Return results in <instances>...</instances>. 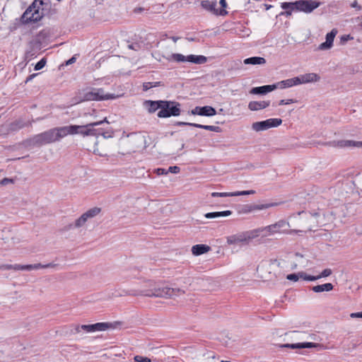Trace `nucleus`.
<instances>
[{"instance_id":"obj_1","label":"nucleus","mask_w":362,"mask_h":362,"mask_svg":"<svg viewBox=\"0 0 362 362\" xmlns=\"http://www.w3.org/2000/svg\"><path fill=\"white\" fill-rule=\"evenodd\" d=\"M185 293L180 288H170L162 281L148 279L144 281L141 289L126 292L129 296H144L155 298H173Z\"/></svg>"},{"instance_id":"obj_2","label":"nucleus","mask_w":362,"mask_h":362,"mask_svg":"<svg viewBox=\"0 0 362 362\" xmlns=\"http://www.w3.org/2000/svg\"><path fill=\"white\" fill-rule=\"evenodd\" d=\"M64 127H56L34 136L31 141L34 145L42 146L59 141L66 136Z\"/></svg>"},{"instance_id":"obj_3","label":"nucleus","mask_w":362,"mask_h":362,"mask_svg":"<svg viewBox=\"0 0 362 362\" xmlns=\"http://www.w3.org/2000/svg\"><path fill=\"white\" fill-rule=\"evenodd\" d=\"M44 5L43 0H34L22 15V22L23 23H29L40 21L46 15V10L43 7Z\"/></svg>"},{"instance_id":"obj_4","label":"nucleus","mask_w":362,"mask_h":362,"mask_svg":"<svg viewBox=\"0 0 362 362\" xmlns=\"http://www.w3.org/2000/svg\"><path fill=\"white\" fill-rule=\"evenodd\" d=\"M120 95L115 93H105L103 88H87L79 95L80 102L91 100H106L118 98Z\"/></svg>"},{"instance_id":"obj_5","label":"nucleus","mask_w":362,"mask_h":362,"mask_svg":"<svg viewBox=\"0 0 362 362\" xmlns=\"http://www.w3.org/2000/svg\"><path fill=\"white\" fill-rule=\"evenodd\" d=\"M257 233L258 231L254 229L231 235L226 238V243L228 245H247L252 240L258 237Z\"/></svg>"},{"instance_id":"obj_6","label":"nucleus","mask_w":362,"mask_h":362,"mask_svg":"<svg viewBox=\"0 0 362 362\" xmlns=\"http://www.w3.org/2000/svg\"><path fill=\"white\" fill-rule=\"evenodd\" d=\"M181 114V104L175 100H163L161 110L157 116L159 118L177 117Z\"/></svg>"},{"instance_id":"obj_7","label":"nucleus","mask_w":362,"mask_h":362,"mask_svg":"<svg viewBox=\"0 0 362 362\" xmlns=\"http://www.w3.org/2000/svg\"><path fill=\"white\" fill-rule=\"evenodd\" d=\"M323 217L321 216L320 213H315V214H308L306 216L305 223L304 226L305 230H291L289 231L290 234H292L293 233H299L303 232H307V231H312L315 230V228L318 227L319 226L324 225V222L322 220Z\"/></svg>"},{"instance_id":"obj_8","label":"nucleus","mask_w":362,"mask_h":362,"mask_svg":"<svg viewBox=\"0 0 362 362\" xmlns=\"http://www.w3.org/2000/svg\"><path fill=\"white\" fill-rule=\"evenodd\" d=\"M104 123L109 124V122H108L107 117H105L103 120L88 123V135L95 136L96 139L100 135L103 136L105 139L111 138L112 136L110 132H109L107 131H105L103 128L98 127Z\"/></svg>"},{"instance_id":"obj_9","label":"nucleus","mask_w":362,"mask_h":362,"mask_svg":"<svg viewBox=\"0 0 362 362\" xmlns=\"http://www.w3.org/2000/svg\"><path fill=\"white\" fill-rule=\"evenodd\" d=\"M286 226H289V223L284 220H280L274 224L262 228H259L255 229V230L258 231V237L262 236V238H265L276 233H280L281 229Z\"/></svg>"},{"instance_id":"obj_10","label":"nucleus","mask_w":362,"mask_h":362,"mask_svg":"<svg viewBox=\"0 0 362 362\" xmlns=\"http://www.w3.org/2000/svg\"><path fill=\"white\" fill-rule=\"evenodd\" d=\"M101 209L98 207H94L84 214H83L78 218H77L74 223H70L68 226L69 229L81 228L85 225L88 218H93L100 214Z\"/></svg>"},{"instance_id":"obj_11","label":"nucleus","mask_w":362,"mask_h":362,"mask_svg":"<svg viewBox=\"0 0 362 362\" xmlns=\"http://www.w3.org/2000/svg\"><path fill=\"white\" fill-rule=\"evenodd\" d=\"M281 119L272 118L264 121L254 122L252 125V128L256 132H260L268 129L271 127H276L281 124Z\"/></svg>"},{"instance_id":"obj_12","label":"nucleus","mask_w":362,"mask_h":362,"mask_svg":"<svg viewBox=\"0 0 362 362\" xmlns=\"http://www.w3.org/2000/svg\"><path fill=\"white\" fill-rule=\"evenodd\" d=\"M295 9L307 13L317 8L320 3L314 0H299L294 2Z\"/></svg>"},{"instance_id":"obj_13","label":"nucleus","mask_w":362,"mask_h":362,"mask_svg":"<svg viewBox=\"0 0 362 362\" xmlns=\"http://www.w3.org/2000/svg\"><path fill=\"white\" fill-rule=\"evenodd\" d=\"M65 135L68 134H80L83 136H88V124L86 125H69L65 126Z\"/></svg>"},{"instance_id":"obj_14","label":"nucleus","mask_w":362,"mask_h":362,"mask_svg":"<svg viewBox=\"0 0 362 362\" xmlns=\"http://www.w3.org/2000/svg\"><path fill=\"white\" fill-rule=\"evenodd\" d=\"M81 327L86 332H95L97 331H105L109 328H112L113 326L109 322H98L93 325H82Z\"/></svg>"},{"instance_id":"obj_15","label":"nucleus","mask_w":362,"mask_h":362,"mask_svg":"<svg viewBox=\"0 0 362 362\" xmlns=\"http://www.w3.org/2000/svg\"><path fill=\"white\" fill-rule=\"evenodd\" d=\"M337 187L341 194L344 192L348 193L355 187L354 179L352 177H347L342 180H339L337 184Z\"/></svg>"},{"instance_id":"obj_16","label":"nucleus","mask_w":362,"mask_h":362,"mask_svg":"<svg viewBox=\"0 0 362 362\" xmlns=\"http://www.w3.org/2000/svg\"><path fill=\"white\" fill-rule=\"evenodd\" d=\"M278 205H279V203L278 202H272L263 204H246L243 206L241 212L243 214H248L254 211L267 209L270 207L276 206Z\"/></svg>"},{"instance_id":"obj_17","label":"nucleus","mask_w":362,"mask_h":362,"mask_svg":"<svg viewBox=\"0 0 362 362\" xmlns=\"http://www.w3.org/2000/svg\"><path fill=\"white\" fill-rule=\"evenodd\" d=\"M202 7L207 11H209L215 15L224 16L227 13V11L225 9H217L216 1H209V0H203L201 1Z\"/></svg>"},{"instance_id":"obj_18","label":"nucleus","mask_w":362,"mask_h":362,"mask_svg":"<svg viewBox=\"0 0 362 362\" xmlns=\"http://www.w3.org/2000/svg\"><path fill=\"white\" fill-rule=\"evenodd\" d=\"M189 113L191 115H193L211 117L216 114V111L211 106H208V105L203 106V107L197 106L194 109H192Z\"/></svg>"},{"instance_id":"obj_19","label":"nucleus","mask_w":362,"mask_h":362,"mask_svg":"<svg viewBox=\"0 0 362 362\" xmlns=\"http://www.w3.org/2000/svg\"><path fill=\"white\" fill-rule=\"evenodd\" d=\"M175 125L194 127L204 129L206 130L215 132H220L221 131V129L218 126L204 125V124H197V123H191V122H177L175 123Z\"/></svg>"},{"instance_id":"obj_20","label":"nucleus","mask_w":362,"mask_h":362,"mask_svg":"<svg viewBox=\"0 0 362 362\" xmlns=\"http://www.w3.org/2000/svg\"><path fill=\"white\" fill-rule=\"evenodd\" d=\"M163 100H145L144 106L150 114L154 113L158 110H161Z\"/></svg>"},{"instance_id":"obj_21","label":"nucleus","mask_w":362,"mask_h":362,"mask_svg":"<svg viewBox=\"0 0 362 362\" xmlns=\"http://www.w3.org/2000/svg\"><path fill=\"white\" fill-rule=\"evenodd\" d=\"M285 348L290 349H310V348H315V347H322V345L313 342H303V343H296V344H285L281 346Z\"/></svg>"},{"instance_id":"obj_22","label":"nucleus","mask_w":362,"mask_h":362,"mask_svg":"<svg viewBox=\"0 0 362 362\" xmlns=\"http://www.w3.org/2000/svg\"><path fill=\"white\" fill-rule=\"evenodd\" d=\"M296 78L299 81L298 85L303 83L317 82L320 79L319 75L315 73L305 74L299 76H296Z\"/></svg>"},{"instance_id":"obj_23","label":"nucleus","mask_w":362,"mask_h":362,"mask_svg":"<svg viewBox=\"0 0 362 362\" xmlns=\"http://www.w3.org/2000/svg\"><path fill=\"white\" fill-rule=\"evenodd\" d=\"M31 122H25L21 118L16 119L15 121L11 122L8 125V132H16L18 131L26 126H30Z\"/></svg>"},{"instance_id":"obj_24","label":"nucleus","mask_w":362,"mask_h":362,"mask_svg":"<svg viewBox=\"0 0 362 362\" xmlns=\"http://www.w3.org/2000/svg\"><path fill=\"white\" fill-rule=\"evenodd\" d=\"M275 90V86L272 85H265L262 86H258L252 88L250 93L251 94L255 95H265L272 90Z\"/></svg>"},{"instance_id":"obj_25","label":"nucleus","mask_w":362,"mask_h":362,"mask_svg":"<svg viewBox=\"0 0 362 362\" xmlns=\"http://www.w3.org/2000/svg\"><path fill=\"white\" fill-rule=\"evenodd\" d=\"M298 83H299L298 79H296V78L294 77L292 78H288L286 80L279 81V82L274 84V86H275V89H276V88L283 89V88H291L292 86H297V85H298Z\"/></svg>"},{"instance_id":"obj_26","label":"nucleus","mask_w":362,"mask_h":362,"mask_svg":"<svg viewBox=\"0 0 362 362\" xmlns=\"http://www.w3.org/2000/svg\"><path fill=\"white\" fill-rule=\"evenodd\" d=\"M286 279L290 281H297L299 279H303L305 281H313L314 278L311 277V275H308L303 272L298 273L290 274L286 276Z\"/></svg>"},{"instance_id":"obj_27","label":"nucleus","mask_w":362,"mask_h":362,"mask_svg":"<svg viewBox=\"0 0 362 362\" xmlns=\"http://www.w3.org/2000/svg\"><path fill=\"white\" fill-rule=\"evenodd\" d=\"M270 101H251L248 104V108L251 111H257L269 107Z\"/></svg>"},{"instance_id":"obj_28","label":"nucleus","mask_w":362,"mask_h":362,"mask_svg":"<svg viewBox=\"0 0 362 362\" xmlns=\"http://www.w3.org/2000/svg\"><path fill=\"white\" fill-rule=\"evenodd\" d=\"M210 250L211 248L209 246L204 244H199L192 246V252L194 255L198 256L208 252Z\"/></svg>"},{"instance_id":"obj_29","label":"nucleus","mask_w":362,"mask_h":362,"mask_svg":"<svg viewBox=\"0 0 362 362\" xmlns=\"http://www.w3.org/2000/svg\"><path fill=\"white\" fill-rule=\"evenodd\" d=\"M339 147H357L362 148V141H355L351 140H341L337 142Z\"/></svg>"},{"instance_id":"obj_30","label":"nucleus","mask_w":362,"mask_h":362,"mask_svg":"<svg viewBox=\"0 0 362 362\" xmlns=\"http://www.w3.org/2000/svg\"><path fill=\"white\" fill-rule=\"evenodd\" d=\"M232 214V211L230 210L223 211H216L206 213L204 216L206 218H217L220 217L228 216Z\"/></svg>"},{"instance_id":"obj_31","label":"nucleus","mask_w":362,"mask_h":362,"mask_svg":"<svg viewBox=\"0 0 362 362\" xmlns=\"http://www.w3.org/2000/svg\"><path fill=\"white\" fill-rule=\"evenodd\" d=\"M276 265L277 267H280V262L277 259H269V260H263L257 267V271H262L267 267Z\"/></svg>"},{"instance_id":"obj_32","label":"nucleus","mask_w":362,"mask_h":362,"mask_svg":"<svg viewBox=\"0 0 362 362\" xmlns=\"http://www.w3.org/2000/svg\"><path fill=\"white\" fill-rule=\"evenodd\" d=\"M266 63V59L264 57H252L247 58L244 60L245 64H252V65H257V64H264Z\"/></svg>"},{"instance_id":"obj_33","label":"nucleus","mask_w":362,"mask_h":362,"mask_svg":"<svg viewBox=\"0 0 362 362\" xmlns=\"http://www.w3.org/2000/svg\"><path fill=\"white\" fill-rule=\"evenodd\" d=\"M188 62L196 64H202L207 62V58L203 55L190 54L188 55Z\"/></svg>"},{"instance_id":"obj_34","label":"nucleus","mask_w":362,"mask_h":362,"mask_svg":"<svg viewBox=\"0 0 362 362\" xmlns=\"http://www.w3.org/2000/svg\"><path fill=\"white\" fill-rule=\"evenodd\" d=\"M333 289V285L331 283H326L322 285H317L312 287V290L315 293L323 291H330Z\"/></svg>"},{"instance_id":"obj_35","label":"nucleus","mask_w":362,"mask_h":362,"mask_svg":"<svg viewBox=\"0 0 362 362\" xmlns=\"http://www.w3.org/2000/svg\"><path fill=\"white\" fill-rule=\"evenodd\" d=\"M172 59L177 62H188V56L185 57L182 54H173L171 56Z\"/></svg>"},{"instance_id":"obj_36","label":"nucleus","mask_w":362,"mask_h":362,"mask_svg":"<svg viewBox=\"0 0 362 362\" xmlns=\"http://www.w3.org/2000/svg\"><path fill=\"white\" fill-rule=\"evenodd\" d=\"M332 274V270L330 269H324L320 275L317 276H311V277L314 278L313 281L320 279L323 277L329 276Z\"/></svg>"},{"instance_id":"obj_37","label":"nucleus","mask_w":362,"mask_h":362,"mask_svg":"<svg viewBox=\"0 0 362 362\" xmlns=\"http://www.w3.org/2000/svg\"><path fill=\"white\" fill-rule=\"evenodd\" d=\"M337 33L335 29H333L331 32L326 35V42L333 45L334 39Z\"/></svg>"},{"instance_id":"obj_38","label":"nucleus","mask_w":362,"mask_h":362,"mask_svg":"<svg viewBox=\"0 0 362 362\" xmlns=\"http://www.w3.org/2000/svg\"><path fill=\"white\" fill-rule=\"evenodd\" d=\"M42 264L37 263L34 264H25L23 267V270L30 271L32 269H41Z\"/></svg>"},{"instance_id":"obj_39","label":"nucleus","mask_w":362,"mask_h":362,"mask_svg":"<svg viewBox=\"0 0 362 362\" xmlns=\"http://www.w3.org/2000/svg\"><path fill=\"white\" fill-rule=\"evenodd\" d=\"M211 197H233V192H212Z\"/></svg>"},{"instance_id":"obj_40","label":"nucleus","mask_w":362,"mask_h":362,"mask_svg":"<svg viewBox=\"0 0 362 362\" xmlns=\"http://www.w3.org/2000/svg\"><path fill=\"white\" fill-rule=\"evenodd\" d=\"M355 187L362 191V175H357L355 179Z\"/></svg>"},{"instance_id":"obj_41","label":"nucleus","mask_w":362,"mask_h":362,"mask_svg":"<svg viewBox=\"0 0 362 362\" xmlns=\"http://www.w3.org/2000/svg\"><path fill=\"white\" fill-rule=\"evenodd\" d=\"M46 59L42 58L41 60H40L35 66V70L38 71L42 69L46 64Z\"/></svg>"},{"instance_id":"obj_42","label":"nucleus","mask_w":362,"mask_h":362,"mask_svg":"<svg viewBox=\"0 0 362 362\" xmlns=\"http://www.w3.org/2000/svg\"><path fill=\"white\" fill-rule=\"evenodd\" d=\"M134 360L135 362H151V360L149 358L139 355L135 356Z\"/></svg>"},{"instance_id":"obj_43","label":"nucleus","mask_w":362,"mask_h":362,"mask_svg":"<svg viewBox=\"0 0 362 362\" xmlns=\"http://www.w3.org/2000/svg\"><path fill=\"white\" fill-rule=\"evenodd\" d=\"M281 8L284 10L291 8V9H295V4L293 3L290 2H284L281 4Z\"/></svg>"},{"instance_id":"obj_44","label":"nucleus","mask_w":362,"mask_h":362,"mask_svg":"<svg viewBox=\"0 0 362 362\" xmlns=\"http://www.w3.org/2000/svg\"><path fill=\"white\" fill-rule=\"evenodd\" d=\"M332 47V45L331 44H329L325 41V42H322L320 45L319 49L321 50H325V49H329Z\"/></svg>"},{"instance_id":"obj_45","label":"nucleus","mask_w":362,"mask_h":362,"mask_svg":"<svg viewBox=\"0 0 362 362\" xmlns=\"http://www.w3.org/2000/svg\"><path fill=\"white\" fill-rule=\"evenodd\" d=\"M10 183H13V180L10 178H4L0 181V185H6Z\"/></svg>"},{"instance_id":"obj_46","label":"nucleus","mask_w":362,"mask_h":362,"mask_svg":"<svg viewBox=\"0 0 362 362\" xmlns=\"http://www.w3.org/2000/svg\"><path fill=\"white\" fill-rule=\"evenodd\" d=\"M180 168L178 166H170L169 167L168 170H167L168 173L170 172L172 173H177L180 172Z\"/></svg>"},{"instance_id":"obj_47","label":"nucleus","mask_w":362,"mask_h":362,"mask_svg":"<svg viewBox=\"0 0 362 362\" xmlns=\"http://www.w3.org/2000/svg\"><path fill=\"white\" fill-rule=\"evenodd\" d=\"M293 103H294V100L293 99L281 100L279 101V105H288V104Z\"/></svg>"},{"instance_id":"obj_48","label":"nucleus","mask_w":362,"mask_h":362,"mask_svg":"<svg viewBox=\"0 0 362 362\" xmlns=\"http://www.w3.org/2000/svg\"><path fill=\"white\" fill-rule=\"evenodd\" d=\"M240 195H249V193L247 191H238L233 192V197H237Z\"/></svg>"},{"instance_id":"obj_49","label":"nucleus","mask_w":362,"mask_h":362,"mask_svg":"<svg viewBox=\"0 0 362 362\" xmlns=\"http://www.w3.org/2000/svg\"><path fill=\"white\" fill-rule=\"evenodd\" d=\"M155 171L158 175H166L168 173V171L164 168H157Z\"/></svg>"},{"instance_id":"obj_50","label":"nucleus","mask_w":362,"mask_h":362,"mask_svg":"<svg viewBox=\"0 0 362 362\" xmlns=\"http://www.w3.org/2000/svg\"><path fill=\"white\" fill-rule=\"evenodd\" d=\"M57 266V264H54V263H49V264H42L41 269L54 268V267H56Z\"/></svg>"},{"instance_id":"obj_51","label":"nucleus","mask_w":362,"mask_h":362,"mask_svg":"<svg viewBox=\"0 0 362 362\" xmlns=\"http://www.w3.org/2000/svg\"><path fill=\"white\" fill-rule=\"evenodd\" d=\"M152 88V82H145L143 84L144 90H148Z\"/></svg>"},{"instance_id":"obj_52","label":"nucleus","mask_w":362,"mask_h":362,"mask_svg":"<svg viewBox=\"0 0 362 362\" xmlns=\"http://www.w3.org/2000/svg\"><path fill=\"white\" fill-rule=\"evenodd\" d=\"M340 39H341V42L344 43V42H346V41H348L349 40H352L353 37H351L349 35H345L341 36Z\"/></svg>"},{"instance_id":"obj_53","label":"nucleus","mask_w":362,"mask_h":362,"mask_svg":"<svg viewBox=\"0 0 362 362\" xmlns=\"http://www.w3.org/2000/svg\"><path fill=\"white\" fill-rule=\"evenodd\" d=\"M12 264H1L0 265V269L1 270H9L12 269Z\"/></svg>"},{"instance_id":"obj_54","label":"nucleus","mask_w":362,"mask_h":362,"mask_svg":"<svg viewBox=\"0 0 362 362\" xmlns=\"http://www.w3.org/2000/svg\"><path fill=\"white\" fill-rule=\"evenodd\" d=\"M12 267H13L12 269H13V270H23L24 265L16 264H12Z\"/></svg>"},{"instance_id":"obj_55","label":"nucleus","mask_w":362,"mask_h":362,"mask_svg":"<svg viewBox=\"0 0 362 362\" xmlns=\"http://www.w3.org/2000/svg\"><path fill=\"white\" fill-rule=\"evenodd\" d=\"M351 6L352 8H356L358 10H361V6L360 5H358V4L356 0L354 1V2L351 3Z\"/></svg>"},{"instance_id":"obj_56","label":"nucleus","mask_w":362,"mask_h":362,"mask_svg":"<svg viewBox=\"0 0 362 362\" xmlns=\"http://www.w3.org/2000/svg\"><path fill=\"white\" fill-rule=\"evenodd\" d=\"M350 317L352 318L362 317V312L353 313L350 315Z\"/></svg>"},{"instance_id":"obj_57","label":"nucleus","mask_w":362,"mask_h":362,"mask_svg":"<svg viewBox=\"0 0 362 362\" xmlns=\"http://www.w3.org/2000/svg\"><path fill=\"white\" fill-rule=\"evenodd\" d=\"M76 60V55L73 56L71 59H69L67 62H66V65H69V64H71L73 63H74Z\"/></svg>"},{"instance_id":"obj_58","label":"nucleus","mask_w":362,"mask_h":362,"mask_svg":"<svg viewBox=\"0 0 362 362\" xmlns=\"http://www.w3.org/2000/svg\"><path fill=\"white\" fill-rule=\"evenodd\" d=\"M220 4L221 5L222 8L224 9L227 6V3L226 0H220Z\"/></svg>"},{"instance_id":"obj_59","label":"nucleus","mask_w":362,"mask_h":362,"mask_svg":"<svg viewBox=\"0 0 362 362\" xmlns=\"http://www.w3.org/2000/svg\"><path fill=\"white\" fill-rule=\"evenodd\" d=\"M81 325H76L75 327H74V330L75 332L74 333H78L81 332Z\"/></svg>"},{"instance_id":"obj_60","label":"nucleus","mask_w":362,"mask_h":362,"mask_svg":"<svg viewBox=\"0 0 362 362\" xmlns=\"http://www.w3.org/2000/svg\"><path fill=\"white\" fill-rule=\"evenodd\" d=\"M139 47L138 44H135V45L132 44V45H128V47L129 49H135V50H136V47Z\"/></svg>"},{"instance_id":"obj_61","label":"nucleus","mask_w":362,"mask_h":362,"mask_svg":"<svg viewBox=\"0 0 362 362\" xmlns=\"http://www.w3.org/2000/svg\"><path fill=\"white\" fill-rule=\"evenodd\" d=\"M161 85V82L158 81V82H152V88L153 87H157V86H160Z\"/></svg>"},{"instance_id":"obj_62","label":"nucleus","mask_w":362,"mask_h":362,"mask_svg":"<svg viewBox=\"0 0 362 362\" xmlns=\"http://www.w3.org/2000/svg\"><path fill=\"white\" fill-rule=\"evenodd\" d=\"M93 152L95 153V154H98L100 156H102V154L99 152V150L98 148H93Z\"/></svg>"},{"instance_id":"obj_63","label":"nucleus","mask_w":362,"mask_h":362,"mask_svg":"<svg viewBox=\"0 0 362 362\" xmlns=\"http://www.w3.org/2000/svg\"><path fill=\"white\" fill-rule=\"evenodd\" d=\"M170 38L173 40L174 42H176L180 39L179 37H175V36H173Z\"/></svg>"},{"instance_id":"obj_64","label":"nucleus","mask_w":362,"mask_h":362,"mask_svg":"<svg viewBox=\"0 0 362 362\" xmlns=\"http://www.w3.org/2000/svg\"><path fill=\"white\" fill-rule=\"evenodd\" d=\"M35 76V74H33V75L29 76L28 77V78L26 79V82H28V81L31 80Z\"/></svg>"}]
</instances>
